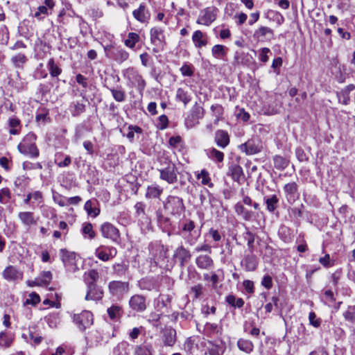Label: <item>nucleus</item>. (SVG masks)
<instances>
[{"label":"nucleus","mask_w":355,"mask_h":355,"mask_svg":"<svg viewBox=\"0 0 355 355\" xmlns=\"http://www.w3.org/2000/svg\"><path fill=\"white\" fill-rule=\"evenodd\" d=\"M163 204L165 212L172 216H180L185 210L183 199L176 196H168Z\"/></svg>","instance_id":"f257e3e1"},{"label":"nucleus","mask_w":355,"mask_h":355,"mask_svg":"<svg viewBox=\"0 0 355 355\" xmlns=\"http://www.w3.org/2000/svg\"><path fill=\"white\" fill-rule=\"evenodd\" d=\"M36 135L33 132L28 133L18 144L19 151L24 155H28L32 157L39 156V150L35 145Z\"/></svg>","instance_id":"f03ea898"},{"label":"nucleus","mask_w":355,"mask_h":355,"mask_svg":"<svg viewBox=\"0 0 355 355\" xmlns=\"http://www.w3.org/2000/svg\"><path fill=\"white\" fill-rule=\"evenodd\" d=\"M205 114V110L199 103L196 102L191 108L187 116L184 119V125L187 129H191L200 123Z\"/></svg>","instance_id":"7ed1b4c3"},{"label":"nucleus","mask_w":355,"mask_h":355,"mask_svg":"<svg viewBox=\"0 0 355 355\" xmlns=\"http://www.w3.org/2000/svg\"><path fill=\"white\" fill-rule=\"evenodd\" d=\"M124 77L128 80L130 87H136L139 94H143L146 83L142 76L137 70L133 68L126 69Z\"/></svg>","instance_id":"20e7f679"},{"label":"nucleus","mask_w":355,"mask_h":355,"mask_svg":"<svg viewBox=\"0 0 355 355\" xmlns=\"http://www.w3.org/2000/svg\"><path fill=\"white\" fill-rule=\"evenodd\" d=\"M150 40L153 45V53H157L162 51L166 43L164 30L157 26L152 28L150 30Z\"/></svg>","instance_id":"39448f33"},{"label":"nucleus","mask_w":355,"mask_h":355,"mask_svg":"<svg viewBox=\"0 0 355 355\" xmlns=\"http://www.w3.org/2000/svg\"><path fill=\"white\" fill-rule=\"evenodd\" d=\"M218 9L215 6L207 7L200 11L196 23L209 26L217 18Z\"/></svg>","instance_id":"423d86ee"},{"label":"nucleus","mask_w":355,"mask_h":355,"mask_svg":"<svg viewBox=\"0 0 355 355\" xmlns=\"http://www.w3.org/2000/svg\"><path fill=\"white\" fill-rule=\"evenodd\" d=\"M239 148L246 155H251L260 153L263 149V145L259 139L253 138L241 144Z\"/></svg>","instance_id":"0eeeda50"},{"label":"nucleus","mask_w":355,"mask_h":355,"mask_svg":"<svg viewBox=\"0 0 355 355\" xmlns=\"http://www.w3.org/2000/svg\"><path fill=\"white\" fill-rule=\"evenodd\" d=\"M159 178L168 184H174L178 180L177 168L173 163H170L167 166L159 170Z\"/></svg>","instance_id":"6e6552de"},{"label":"nucleus","mask_w":355,"mask_h":355,"mask_svg":"<svg viewBox=\"0 0 355 355\" xmlns=\"http://www.w3.org/2000/svg\"><path fill=\"white\" fill-rule=\"evenodd\" d=\"M73 321L80 330H85L93 324V315L89 311H84L81 313L75 314Z\"/></svg>","instance_id":"1a4fd4ad"},{"label":"nucleus","mask_w":355,"mask_h":355,"mask_svg":"<svg viewBox=\"0 0 355 355\" xmlns=\"http://www.w3.org/2000/svg\"><path fill=\"white\" fill-rule=\"evenodd\" d=\"M117 254L116 248L112 246L100 245L94 252V254L100 260L107 261L114 258Z\"/></svg>","instance_id":"9d476101"},{"label":"nucleus","mask_w":355,"mask_h":355,"mask_svg":"<svg viewBox=\"0 0 355 355\" xmlns=\"http://www.w3.org/2000/svg\"><path fill=\"white\" fill-rule=\"evenodd\" d=\"M2 277L7 282H18L23 279L24 274L16 266L10 265L3 270Z\"/></svg>","instance_id":"9b49d317"},{"label":"nucleus","mask_w":355,"mask_h":355,"mask_svg":"<svg viewBox=\"0 0 355 355\" xmlns=\"http://www.w3.org/2000/svg\"><path fill=\"white\" fill-rule=\"evenodd\" d=\"M100 230L103 237L116 242L120 237L119 230L112 223L105 222L101 225Z\"/></svg>","instance_id":"f8f14e48"},{"label":"nucleus","mask_w":355,"mask_h":355,"mask_svg":"<svg viewBox=\"0 0 355 355\" xmlns=\"http://www.w3.org/2000/svg\"><path fill=\"white\" fill-rule=\"evenodd\" d=\"M129 306L135 311L143 312L147 308L146 298L142 295H134L129 300Z\"/></svg>","instance_id":"ddd939ff"},{"label":"nucleus","mask_w":355,"mask_h":355,"mask_svg":"<svg viewBox=\"0 0 355 355\" xmlns=\"http://www.w3.org/2000/svg\"><path fill=\"white\" fill-rule=\"evenodd\" d=\"M108 288L112 295L120 297L128 293V284L120 281H112L110 282Z\"/></svg>","instance_id":"4468645a"},{"label":"nucleus","mask_w":355,"mask_h":355,"mask_svg":"<svg viewBox=\"0 0 355 355\" xmlns=\"http://www.w3.org/2000/svg\"><path fill=\"white\" fill-rule=\"evenodd\" d=\"M273 37V31L270 28L263 26L255 30L253 34L254 39L259 42L270 41Z\"/></svg>","instance_id":"2eb2a0df"},{"label":"nucleus","mask_w":355,"mask_h":355,"mask_svg":"<svg viewBox=\"0 0 355 355\" xmlns=\"http://www.w3.org/2000/svg\"><path fill=\"white\" fill-rule=\"evenodd\" d=\"M241 265L244 267L246 271H254L258 266V259L253 252H250V254L245 255L241 260Z\"/></svg>","instance_id":"dca6fc26"},{"label":"nucleus","mask_w":355,"mask_h":355,"mask_svg":"<svg viewBox=\"0 0 355 355\" xmlns=\"http://www.w3.org/2000/svg\"><path fill=\"white\" fill-rule=\"evenodd\" d=\"M103 292L101 287L95 284H88V291L85 296L86 300H98L103 297Z\"/></svg>","instance_id":"f3484780"},{"label":"nucleus","mask_w":355,"mask_h":355,"mask_svg":"<svg viewBox=\"0 0 355 355\" xmlns=\"http://www.w3.org/2000/svg\"><path fill=\"white\" fill-rule=\"evenodd\" d=\"M197 267L202 270H211L214 267V260L207 254H200L196 258Z\"/></svg>","instance_id":"a211bd4d"},{"label":"nucleus","mask_w":355,"mask_h":355,"mask_svg":"<svg viewBox=\"0 0 355 355\" xmlns=\"http://www.w3.org/2000/svg\"><path fill=\"white\" fill-rule=\"evenodd\" d=\"M48 291L51 293H46V306H48V308H60V295H59L57 292H53V290L51 288H49Z\"/></svg>","instance_id":"6ab92c4d"},{"label":"nucleus","mask_w":355,"mask_h":355,"mask_svg":"<svg viewBox=\"0 0 355 355\" xmlns=\"http://www.w3.org/2000/svg\"><path fill=\"white\" fill-rule=\"evenodd\" d=\"M192 42L197 49L205 47L208 44V37L206 33L200 30L193 32L192 35Z\"/></svg>","instance_id":"aec40b11"},{"label":"nucleus","mask_w":355,"mask_h":355,"mask_svg":"<svg viewBox=\"0 0 355 355\" xmlns=\"http://www.w3.org/2000/svg\"><path fill=\"white\" fill-rule=\"evenodd\" d=\"M162 341L166 346L173 347L176 342V331L172 327H166L162 331Z\"/></svg>","instance_id":"412c9836"},{"label":"nucleus","mask_w":355,"mask_h":355,"mask_svg":"<svg viewBox=\"0 0 355 355\" xmlns=\"http://www.w3.org/2000/svg\"><path fill=\"white\" fill-rule=\"evenodd\" d=\"M214 141L216 145L221 148H226L230 144V136L227 131L223 130H218L215 132Z\"/></svg>","instance_id":"4be33fe9"},{"label":"nucleus","mask_w":355,"mask_h":355,"mask_svg":"<svg viewBox=\"0 0 355 355\" xmlns=\"http://www.w3.org/2000/svg\"><path fill=\"white\" fill-rule=\"evenodd\" d=\"M7 129L11 135H18L21 130V121L15 116L8 119Z\"/></svg>","instance_id":"5701e85b"},{"label":"nucleus","mask_w":355,"mask_h":355,"mask_svg":"<svg viewBox=\"0 0 355 355\" xmlns=\"http://www.w3.org/2000/svg\"><path fill=\"white\" fill-rule=\"evenodd\" d=\"M62 261L64 265L67 268H71L76 270V254L73 252H69L65 250H61Z\"/></svg>","instance_id":"b1692460"},{"label":"nucleus","mask_w":355,"mask_h":355,"mask_svg":"<svg viewBox=\"0 0 355 355\" xmlns=\"http://www.w3.org/2000/svg\"><path fill=\"white\" fill-rule=\"evenodd\" d=\"M133 352L134 355H153L154 350L151 343L144 341L141 344L135 345Z\"/></svg>","instance_id":"393cba45"},{"label":"nucleus","mask_w":355,"mask_h":355,"mask_svg":"<svg viewBox=\"0 0 355 355\" xmlns=\"http://www.w3.org/2000/svg\"><path fill=\"white\" fill-rule=\"evenodd\" d=\"M173 256L178 259L182 266H184L191 257L190 252L182 245L175 250Z\"/></svg>","instance_id":"a878e982"},{"label":"nucleus","mask_w":355,"mask_h":355,"mask_svg":"<svg viewBox=\"0 0 355 355\" xmlns=\"http://www.w3.org/2000/svg\"><path fill=\"white\" fill-rule=\"evenodd\" d=\"M228 175L231 176L234 181L240 182L244 180L245 175L243 168L238 164H232L229 167Z\"/></svg>","instance_id":"bb28decb"},{"label":"nucleus","mask_w":355,"mask_h":355,"mask_svg":"<svg viewBox=\"0 0 355 355\" xmlns=\"http://www.w3.org/2000/svg\"><path fill=\"white\" fill-rule=\"evenodd\" d=\"M84 209L87 213L88 216L96 218L100 214V209L98 207V203L96 200H87L84 206Z\"/></svg>","instance_id":"cd10ccee"},{"label":"nucleus","mask_w":355,"mask_h":355,"mask_svg":"<svg viewBox=\"0 0 355 355\" xmlns=\"http://www.w3.org/2000/svg\"><path fill=\"white\" fill-rule=\"evenodd\" d=\"M163 193V189L157 184H153L148 186L145 197L147 199L159 198Z\"/></svg>","instance_id":"c85d7f7f"},{"label":"nucleus","mask_w":355,"mask_h":355,"mask_svg":"<svg viewBox=\"0 0 355 355\" xmlns=\"http://www.w3.org/2000/svg\"><path fill=\"white\" fill-rule=\"evenodd\" d=\"M192 99V96L188 89L178 88L175 94V100L182 102L184 106H187Z\"/></svg>","instance_id":"c756f323"},{"label":"nucleus","mask_w":355,"mask_h":355,"mask_svg":"<svg viewBox=\"0 0 355 355\" xmlns=\"http://www.w3.org/2000/svg\"><path fill=\"white\" fill-rule=\"evenodd\" d=\"M284 190L288 202L295 201L297 196V185L295 182H290L284 187Z\"/></svg>","instance_id":"7c9ffc66"},{"label":"nucleus","mask_w":355,"mask_h":355,"mask_svg":"<svg viewBox=\"0 0 355 355\" xmlns=\"http://www.w3.org/2000/svg\"><path fill=\"white\" fill-rule=\"evenodd\" d=\"M18 217L21 223L26 226L35 225L37 220V218L35 217L33 213L31 211L19 212Z\"/></svg>","instance_id":"2f4dec72"},{"label":"nucleus","mask_w":355,"mask_h":355,"mask_svg":"<svg viewBox=\"0 0 355 355\" xmlns=\"http://www.w3.org/2000/svg\"><path fill=\"white\" fill-rule=\"evenodd\" d=\"M236 345L239 350L246 354H250L252 352L254 347V344L251 340L245 338H239L237 340Z\"/></svg>","instance_id":"473e14b6"},{"label":"nucleus","mask_w":355,"mask_h":355,"mask_svg":"<svg viewBox=\"0 0 355 355\" xmlns=\"http://www.w3.org/2000/svg\"><path fill=\"white\" fill-rule=\"evenodd\" d=\"M111 53L112 58L118 62H123L129 58V53L121 48H114Z\"/></svg>","instance_id":"72a5a7b5"},{"label":"nucleus","mask_w":355,"mask_h":355,"mask_svg":"<svg viewBox=\"0 0 355 355\" xmlns=\"http://www.w3.org/2000/svg\"><path fill=\"white\" fill-rule=\"evenodd\" d=\"M207 157L215 162H222L224 159V153L215 148H211L205 150Z\"/></svg>","instance_id":"f704fd0d"},{"label":"nucleus","mask_w":355,"mask_h":355,"mask_svg":"<svg viewBox=\"0 0 355 355\" xmlns=\"http://www.w3.org/2000/svg\"><path fill=\"white\" fill-rule=\"evenodd\" d=\"M279 200V198L275 194L264 197L267 210L269 212H273L278 207Z\"/></svg>","instance_id":"c9c22d12"},{"label":"nucleus","mask_w":355,"mask_h":355,"mask_svg":"<svg viewBox=\"0 0 355 355\" xmlns=\"http://www.w3.org/2000/svg\"><path fill=\"white\" fill-rule=\"evenodd\" d=\"M134 17L140 22H146L148 19V12L144 5L141 4L139 7L132 12Z\"/></svg>","instance_id":"e433bc0d"},{"label":"nucleus","mask_w":355,"mask_h":355,"mask_svg":"<svg viewBox=\"0 0 355 355\" xmlns=\"http://www.w3.org/2000/svg\"><path fill=\"white\" fill-rule=\"evenodd\" d=\"M236 213L241 216L245 220H250L252 218V212L246 209L243 205L239 202L236 203L234 206Z\"/></svg>","instance_id":"4c0bfd02"},{"label":"nucleus","mask_w":355,"mask_h":355,"mask_svg":"<svg viewBox=\"0 0 355 355\" xmlns=\"http://www.w3.org/2000/svg\"><path fill=\"white\" fill-rule=\"evenodd\" d=\"M182 238L185 240L186 243L190 245H193L198 241L200 232L199 231H193L187 233H180Z\"/></svg>","instance_id":"58836bf2"},{"label":"nucleus","mask_w":355,"mask_h":355,"mask_svg":"<svg viewBox=\"0 0 355 355\" xmlns=\"http://www.w3.org/2000/svg\"><path fill=\"white\" fill-rule=\"evenodd\" d=\"M227 48L221 44H216L211 49L212 55L218 60H223L227 53Z\"/></svg>","instance_id":"ea45409f"},{"label":"nucleus","mask_w":355,"mask_h":355,"mask_svg":"<svg viewBox=\"0 0 355 355\" xmlns=\"http://www.w3.org/2000/svg\"><path fill=\"white\" fill-rule=\"evenodd\" d=\"M130 345L126 341L121 342L114 349V355H129Z\"/></svg>","instance_id":"a19ab883"},{"label":"nucleus","mask_w":355,"mask_h":355,"mask_svg":"<svg viewBox=\"0 0 355 355\" xmlns=\"http://www.w3.org/2000/svg\"><path fill=\"white\" fill-rule=\"evenodd\" d=\"M140 40V36L139 34L130 32L128 34L127 38L124 40V44L130 48V49H134L136 44L139 42Z\"/></svg>","instance_id":"79ce46f5"},{"label":"nucleus","mask_w":355,"mask_h":355,"mask_svg":"<svg viewBox=\"0 0 355 355\" xmlns=\"http://www.w3.org/2000/svg\"><path fill=\"white\" fill-rule=\"evenodd\" d=\"M274 166L278 170H284L289 164V160L281 155H275L273 157Z\"/></svg>","instance_id":"37998d69"},{"label":"nucleus","mask_w":355,"mask_h":355,"mask_svg":"<svg viewBox=\"0 0 355 355\" xmlns=\"http://www.w3.org/2000/svg\"><path fill=\"white\" fill-rule=\"evenodd\" d=\"M137 285L141 290L150 291L155 288V283L153 279L143 278L138 281Z\"/></svg>","instance_id":"c03bdc74"},{"label":"nucleus","mask_w":355,"mask_h":355,"mask_svg":"<svg viewBox=\"0 0 355 355\" xmlns=\"http://www.w3.org/2000/svg\"><path fill=\"white\" fill-rule=\"evenodd\" d=\"M196 178L198 180H201V183L203 185H207L210 188L214 186L209 173L206 169L201 170V171L196 175Z\"/></svg>","instance_id":"a18cd8bd"},{"label":"nucleus","mask_w":355,"mask_h":355,"mask_svg":"<svg viewBox=\"0 0 355 355\" xmlns=\"http://www.w3.org/2000/svg\"><path fill=\"white\" fill-rule=\"evenodd\" d=\"M211 111L213 116L215 117L214 123L217 124L223 117L224 113L223 107L220 104L212 105L211 106Z\"/></svg>","instance_id":"49530a36"},{"label":"nucleus","mask_w":355,"mask_h":355,"mask_svg":"<svg viewBox=\"0 0 355 355\" xmlns=\"http://www.w3.org/2000/svg\"><path fill=\"white\" fill-rule=\"evenodd\" d=\"M27 60L26 56L22 53H18L11 58L12 63L17 68H23Z\"/></svg>","instance_id":"de8ad7c7"},{"label":"nucleus","mask_w":355,"mask_h":355,"mask_svg":"<svg viewBox=\"0 0 355 355\" xmlns=\"http://www.w3.org/2000/svg\"><path fill=\"white\" fill-rule=\"evenodd\" d=\"M70 111L73 116H76L85 111V105L80 102H73L70 105Z\"/></svg>","instance_id":"09e8293b"},{"label":"nucleus","mask_w":355,"mask_h":355,"mask_svg":"<svg viewBox=\"0 0 355 355\" xmlns=\"http://www.w3.org/2000/svg\"><path fill=\"white\" fill-rule=\"evenodd\" d=\"M107 314L112 320L119 319L123 313L122 308L118 305H112L107 309Z\"/></svg>","instance_id":"8fccbe9b"},{"label":"nucleus","mask_w":355,"mask_h":355,"mask_svg":"<svg viewBox=\"0 0 355 355\" xmlns=\"http://www.w3.org/2000/svg\"><path fill=\"white\" fill-rule=\"evenodd\" d=\"M82 233L85 238L93 239L95 236V232L93 230V226L89 223H85L83 224Z\"/></svg>","instance_id":"3c124183"},{"label":"nucleus","mask_w":355,"mask_h":355,"mask_svg":"<svg viewBox=\"0 0 355 355\" xmlns=\"http://www.w3.org/2000/svg\"><path fill=\"white\" fill-rule=\"evenodd\" d=\"M110 91L111 92L114 99L117 102H123L125 98V93L124 90L121 89V87H119L117 89L115 88H110Z\"/></svg>","instance_id":"603ef678"},{"label":"nucleus","mask_w":355,"mask_h":355,"mask_svg":"<svg viewBox=\"0 0 355 355\" xmlns=\"http://www.w3.org/2000/svg\"><path fill=\"white\" fill-rule=\"evenodd\" d=\"M345 320L350 323L355 324V306H349L343 313Z\"/></svg>","instance_id":"864d4df0"},{"label":"nucleus","mask_w":355,"mask_h":355,"mask_svg":"<svg viewBox=\"0 0 355 355\" xmlns=\"http://www.w3.org/2000/svg\"><path fill=\"white\" fill-rule=\"evenodd\" d=\"M243 330L245 332L248 333L250 335L258 337L260 334V329L253 325V323H245L243 325Z\"/></svg>","instance_id":"5fc2aeb1"},{"label":"nucleus","mask_w":355,"mask_h":355,"mask_svg":"<svg viewBox=\"0 0 355 355\" xmlns=\"http://www.w3.org/2000/svg\"><path fill=\"white\" fill-rule=\"evenodd\" d=\"M44 14V6H40L37 8H31L30 15L33 17L40 21L43 19V15Z\"/></svg>","instance_id":"6e6d98bb"},{"label":"nucleus","mask_w":355,"mask_h":355,"mask_svg":"<svg viewBox=\"0 0 355 355\" xmlns=\"http://www.w3.org/2000/svg\"><path fill=\"white\" fill-rule=\"evenodd\" d=\"M244 239L247 241V245L248 247V249L250 250V252H254V243L255 240V235L250 232L249 230H247L244 234Z\"/></svg>","instance_id":"4d7b16f0"},{"label":"nucleus","mask_w":355,"mask_h":355,"mask_svg":"<svg viewBox=\"0 0 355 355\" xmlns=\"http://www.w3.org/2000/svg\"><path fill=\"white\" fill-rule=\"evenodd\" d=\"M40 302V297L38 294L33 292L28 295V298L24 301V305L35 306Z\"/></svg>","instance_id":"13d9d810"},{"label":"nucleus","mask_w":355,"mask_h":355,"mask_svg":"<svg viewBox=\"0 0 355 355\" xmlns=\"http://www.w3.org/2000/svg\"><path fill=\"white\" fill-rule=\"evenodd\" d=\"M11 192L8 188H3L0 189V202L7 204L10 202L11 199Z\"/></svg>","instance_id":"bf43d9fd"},{"label":"nucleus","mask_w":355,"mask_h":355,"mask_svg":"<svg viewBox=\"0 0 355 355\" xmlns=\"http://www.w3.org/2000/svg\"><path fill=\"white\" fill-rule=\"evenodd\" d=\"M12 336L8 335L6 333H0V346L3 347H9L12 343Z\"/></svg>","instance_id":"052dcab7"},{"label":"nucleus","mask_w":355,"mask_h":355,"mask_svg":"<svg viewBox=\"0 0 355 355\" xmlns=\"http://www.w3.org/2000/svg\"><path fill=\"white\" fill-rule=\"evenodd\" d=\"M146 205L143 202H137L135 205V214L137 217L144 216L146 215Z\"/></svg>","instance_id":"680f3d73"},{"label":"nucleus","mask_w":355,"mask_h":355,"mask_svg":"<svg viewBox=\"0 0 355 355\" xmlns=\"http://www.w3.org/2000/svg\"><path fill=\"white\" fill-rule=\"evenodd\" d=\"M180 70L183 76L191 77L193 75V67L191 64L184 63Z\"/></svg>","instance_id":"e2e57ef3"},{"label":"nucleus","mask_w":355,"mask_h":355,"mask_svg":"<svg viewBox=\"0 0 355 355\" xmlns=\"http://www.w3.org/2000/svg\"><path fill=\"white\" fill-rule=\"evenodd\" d=\"M48 64L49 67L50 73L53 77H56L60 74L62 71L61 69L54 63L53 60H50L49 61Z\"/></svg>","instance_id":"0e129e2a"},{"label":"nucleus","mask_w":355,"mask_h":355,"mask_svg":"<svg viewBox=\"0 0 355 355\" xmlns=\"http://www.w3.org/2000/svg\"><path fill=\"white\" fill-rule=\"evenodd\" d=\"M309 324L315 328H318L321 324V319L317 318L315 312L311 311L309 314Z\"/></svg>","instance_id":"69168bd1"},{"label":"nucleus","mask_w":355,"mask_h":355,"mask_svg":"<svg viewBox=\"0 0 355 355\" xmlns=\"http://www.w3.org/2000/svg\"><path fill=\"white\" fill-rule=\"evenodd\" d=\"M337 97L339 103L343 105H348L349 103V94L344 92L343 90H341L340 92L337 93Z\"/></svg>","instance_id":"338daca9"},{"label":"nucleus","mask_w":355,"mask_h":355,"mask_svg":"<svg viewBox=\"0 0 355 355\" xmlns=\"http://www.w3.org/2000/svg\"><path fill=\"white\" fill-rule=\"evenodd\" d=\"M207 235L212 239L215 243H218L222 239V235L218 230L210 228Z\"/></svg>","instance_id":"774afa93"}]
</instances>
